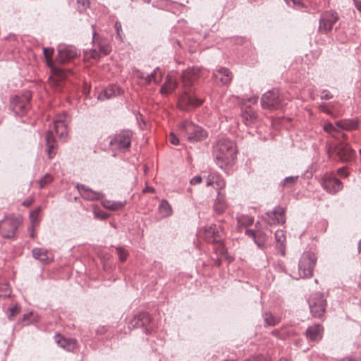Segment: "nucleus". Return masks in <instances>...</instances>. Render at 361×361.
<instances>
[{"label": "nucleus", "mask_w": 361, "mask_h": 361, "mask_svg": "<svg viewBox=\"0 0 361 361\" xmlns=\"http://www.w3.org/2000/svg\"><path fill=\"white\" fill-rule=\"evenodd\" d=\"M235 144L229 139H219L213 147V157L216 165L223 170L231 166L236 159Z\"/></svg>", "instance_id": "nucleus-1"}, {"label": "nucleus", "mask_w": 361, "mask_h": 361, "mask_svg": "<svg viewBox=\"0 0 361 361\" xmlns=\"http://www.w3.org/2000/svg\"><path fill=\"white\" fill-rule=\"evenodd\" d=\"M54 135L60 139L64 140L67 135V125L65 116H58L50 126L46 135L47 153L49 159H52L56 154V140Z\"/></svg>", "instance_id": "nucleus-2"}, {"label": "nucleus", "mask_w": 361, "mask_h": 361, "mask_svg": "<svg viewBox=\"0 0 361 361\" xmlns=\"http://www.w3.org/2000/svg\"><path fill=\"white\" fill-rule=\"evenodd\" d=\"M179 129L183 136L191 142L202 141L207 137L204 129L188 121L182 122Z\"/></svg>", "instance_id": "nucleus-3"}, {"label": "nucleus", "mask_w": 361, "mask_h": 361, "mask_svg": "<svg viewBox=\"0 0 361 361\" xmlns=\"http://www.w3.org/2000/svg\"><path fill=\"white\" fill-rule=\"evenodd\" d=\"M326 152L329 158L334 154L342 162H350L355 159V152L345 143H339L336 145H326Z\"/></svg>", "instance_id": "nucleus-4"}, {"label": "nucleus", "mask_w": 361, "mask_h": 361, "mask_svg": "<svg viewBox=\"0 0 361 361\" xmlns=\"http://www.w3.org/2000/svg\"><path fill=\"white\" fill-rule=\"evenodd\" d=\"M317 257L312 252H305L300 257L298 263V274L300 278L311 277L316 264Z\"/></svg>", "instance_id": "nucleus-5"}, {"label": "nucleus", "mask_w": 361, "mask_h": 361, "mask_svg": "<svg viewBox=\"0 0 361 361\" xmlns=\"http://www.w3.org/2000/svg\"><path fill=\"white\" fill-rule=\"evenodd\" d=\"M133 135L130 130H122L111 138L109 145L112 149L126 152L130 147Z\"/></svg>", "instance_id": "nucleus-6"}, {"label": "nucleus", "mask_w": 361, "mask_h": 361, "mask_svg": "<svg viewBox=\"0 0 361 361\" xmlns=\"http://www.w3.org/2000/svg\"><path fill=\"white\" fill-rule=\"evenodd\" d=\"M261 105L263 109L274 110L282 108V97L278 90H272L265 92L261 98Z\"/></svg>", "instance_id": "nucleus-7"}, {"label": "nucleus", "mask_w": 361, "mask_h": 361, "mask_svg": "<svg viewBox=\"0 0 361 361\" xmlns=\"http://www.w3.org/2000/svg\"><path fill=\"white\" fill-rule=\"evenodd\" d=\"M320 184L324 190L332 195L337 193L343 188L342 182L333 173L324 174Z\"/></svg>", "instance_id": "nucleus-8"}, {"label": "nucleus", "mask_w": 361, "mask_h": 361, "mask_svg": "<svg viewBox=\"0 0 361 361\" xmlns=\"http://www.w3.org/2000/svg\"><path fill=\"white\" fill-rule=\"evenodd\" d=\"M200 234L207 243L214 244L223 240L224 229L221 226L212 224L202 228Z\"/></svg>", "instance_id": "nucleus-9"}, {"label": "nucleus", "mask_w": 361, "mask_h": 361, "mask_svg": "<svg viewBox=\"0 0 361 361\" xmlns=\"http://www.w3.org/2000/svg\"><path fill=\"white\" fill-rule=\"evenodd\" d=\"M308 302L310 312L313 317H321L323 316L326 309V301L322 293H317L313 294Z\"/></svg>", "instance_id": "nucleus-10"}, {"label": "nucleus", "mask_w": 361, "mask_h": 361, "mask_svg": "<svg viewBox=\"0 0 361 361\" xmlns=\"http://www.w3.org/2000/svg\"><path fill=\"white\" fill-rule=\"evenodd\" d=\"M20 224V221L14 216H6L0 221V232L4 238H13Z\"/></svg>", "instance_id": "nucleus-11"}, {"label": "nucleus", "mask_w": 361, "mask_h": 361, "mask_svg": "<svg viewBox=\"0 0 361 361\" xmlns=\"http://www.w3.org/2000/svg\"><path fill=\"white\" fill-rule=\"evenodd\" d=\"M32 98L30 92H25L22 96H16L11 101V107L13 111L18 116L24 115L30 107V101Z\"/></svg>", "instance_id": "nucleus-12"}, {"label": "nucleus", "mask_w": 361, "mask_h": 361, "mask_svg": "<svg viewBox=\"0 0 361 361\" xmlns=\"http://www.w3.org/2000/svg\"><path fill=\"white\" fill-rule=\"evenodd\" d=\"M338 20V15L336 12L330 11L323 13L319 20V32L325 35L328 34L331 31L334 25Z\"/></svg>", "instance_id": "nucleus-13"}, {"label": "nucleus", "mask_w": 361, "mask_h": 361, "mask_svg": "<svg viewBox=\"0 0 361 361\" xmlns=\"http://www.w3.org/2000/svg\"><path fill=\"white\" fill-rule=\"evenodd\" d=\"M78 55V49L72 45L59 46L58 48L59 61L66 63L68 61L75 58Z\"/></svg>", "instance_id": "nucleus-14"}, {"label": "nucleus", "mask_w": 361, "mask_h": 361, "mask_svg": "<svg viewBox=\"0 0 361 361\" xmlns=\"http://www.w3.org/2000/svg\"><path fill=\"white\" fill-rule=\"evenodd\" d=\"M267 222L270 225L283 224L286 222L285 210L280 206L276 207L273 211L266 213Z\"/></svg>", "instance_id": "nucleus-15"}, {"label": "nucleus", "mask_w": 361, "mask_h": 361, "mask_svg": "<svg viewBox=\"0 0 361 361\" xmlns=\"http://www.w3.org/2000/svg\"><path fill=\"white\" fill-rule=\"evenodd\" d=\"M152 321L150 314L142 312L135 316L133 320L130 322L133 327H142L145 334L148 333L147 326Z\"/></svg>", "instance_id": "nucleus-16"}, {"label": "nucleus", "mask_w": 361, "mask_h": 361, "mask_svg": "<svg viewBox=\"0 0 361 361\" xmlns=\"http://www.w3.org/2000/svg\"><path fill=\"white\" fill-rule=\"evenodd\" d=\"M77 188L81 194V196L87 200H99L104 197V195L102 192L94 191L82 184H78Z\"/></svg>", "instance_id": "nucleus-17"}, {"label": "nucleus", "mask_w": 361, "mask_h": 361, "mask_svg": "<svg viewBox=\"0 0 361 361\" xmlns=\"http://www.w3.org/2000/svg\"><path fill=\"white\" fill-rule=\"evenodd\" d=\"M323 331V326L321 324H317L309 326L305 331V336L308 341L318 342L322 338Z\"/></svg>", "instance_id": "nucleus-18"}, {"label": "nucleus", "mask_w": 361, "mask_h": 361, "mask_svg": "<svg viewBox=\"0 0 361 361\" xmlns=\"http://www.w3.org/2000/svg\"><path fill=\"white\" fill-rule=\"evenodd\" d=\"M121 94V90L116 85H109L98 95V99H110Z\"/></svg>", "instance_id": "nucleus-19"}, {"label": "nucleus", "mask_w": 361, "mask_h": 361, "mask_svg": "<svg viewBox=\"0 0 361 361\" xmlns=\"http://www.w3.org/2000/svg\"><path fill=\"white\" fill-rule=\"evenodd\" d=\"M177 85V80L173 73L168 74L166 78V81L161 88L160 92L164 95L169 94L176 88Z\"/></svg>", "instance_id": "nucleus-20"}, {"label": "nucleus", "mask_w": 361, "mask_h": 361, "mask_svg": "<svg viewBox=\"0 0 361 361\" xmlns=\"http://www.w3.org/2000/svg\"><path fill=\"white\" fill-rule=\"evenodd\" d=\"M228 207L226 194L219 192L214 203V210L217 214H223Z\"/></svg>", "instance_id": "nucleus-21"}, {"label": "nucleus", "mask_w": 361, "mask_h": 361, "mask_svg": "<svg viewBox=\"0 0 361 361\" xmlns=\"http://www.w3.org/2000/svg\"><path fill=\"white\" fill-rule=\"evenodd\" d=\"M213 76L219 80L222 84H228L232 80V73L229 69L226 68H218L213 73Z\"/></svg>", "instance_id": "nucleus-22"}, {"label": "nucleus", "mask_w": 361, "mask_h": 361, "mask_svg": "<svg viewBox=\"0 0 361 361\" xmlns=\"http://www.w3.org/2000/svg\"><path fill=\"white\" fill-rule=\"evenodd\" d=\"M32 256L35 259L42 262H48L53 259V255L45 248L36 247L32 251Z\"/></svg>", "instance_id": "nucleus-23"}, {"label": "nucleus", "mask_w": 361, "mask_h": 361, "mask_svg": "<svg viewBox=\"0 0 361 361\" xmlns=\"http://www.w3.org/2000/svg\"><path fill=\"white\" fill-rule=\"evenodd\" d=\"M336 126L341 130H353L358 128L357 119H342L336 121Z\"/></svg>", "instance_id": "nucleus-24"}, {"label": "nucleus", "mask_w": 361, "mask_h": 361, "mask_svg": "<svg viewBox=\"0 0 361 361\" xmlns=\"http://www.w3.org/2000/svg\"><path fill=\"white\" fill-rule=\"evenodd\" d=\"M198 75L195 70H186L183 71L182 74V82L183 85L186 87H190L195 81L197 79Z\"/></svg>", "instance_id": "nucleus-25"}, {"label": "nucleus", "mask_w": 361, "mask_h": 361, "mask_svg": "<svg viewBox=\"0 0 361 361\" xmlns=\"http://www.w3.org/2000/svg\"><path fill=\"white\" fill-rule=\"evenodd\" d=\"M276 247L281 255L286 254V235L283 230H277L275 233Z\"/></svg>", "instance_id": "nucleus-26"}, {"label": "nucleus", "mask_w": 361, "mask_h": 361, "mask_svg": "<svg viewBox=\"0 0 361 361\" xmlns=\"http://www.w3.org/2000/svg\"><path fill=\"white\" fill-rule=\"evenodd\" d=\"M243 120L246 126H249L257 121V115L251 108H246L241 113Z\"/></svg>", "instance_id": "nucleus-27"}, {"label": "nucleus", "mask_w": 361, "mask_h": 361, "mask_svg": "<svg viewBox=\"0 0 361 361\" xmlns=\"http://www.w3.org/2000/svg\"><path fill=\"white\" fill-rule=\"evenodd\" d=\"M56 342L61 348L68 351L73 350L76 344V341L74 339L67 340L61 337H59V339L56 340Z\"/></svg>", "instance_id": "nucleus-28"}, {"label": "nucleus", "mask_w": 361, "mask_h": 361, "mask_svg": "<svg viewBox=\"0 0 361 361\" xmlns=\"http://www.w3.org/2000/svg\"><path fill=\"white\" fill-rule=\"evenodd\" d=\"M264 326H276L280 322V318L273 315L270 312H266L263 314Z\"/></svg>", "instance_id": "nucleus-29"}, {"label": "nucleus", "mask_w": 361, "mask_h": 361, "mask_svg": "<svg viewBox=\"0 0 361 361\" xmlns=\"http://www.w3.org/2000/svg\"><path fill=\"white\" fill-rule=\"evenodd\" d=\"M126 204V201L116 202L111 200H104L103 202V206L110 210L116 211L119 210Z\"/></svg>", "instance_id": "nucleus-30"}, {"label": "nucleus", "mask_w": 361, "mask_h": 361, "mask_svg": "<svg viewBox=\"0 0 361 361\" xmlns=\"http://www.w3.org/2000/svg\"><path fill=\"white\" fill-rule=\"evenodd\" d=\"M159 211L160 214L164 217L169 216L172 214V208L166 200H161L159 206Z\"/></svg>", "instance_id": "nucleus-31"}, {"label": "nucleus", "mask_w": 361, "mask_h": 361, "mask_svg": "<svg viewBox=\"0 0 361 361\" xmlns=\"http://www.w3.org/2000/svg\"><path fill=\"white\" fill-rule=\"evenodd\" d=\"M181 102H185L190 106L195 107L200 106L203 103V99L193 95H186L182 99Z\"/></svg>", "instance_id": "nucleus-32"}, {"label": "nucleus", "mask_w": 361, "mask_h": 361, "mask_svg": "<svg viewBox=\"0 0 361 361\" xmlns=\"http://www.w3.org/2000/svg\"><path fill=\"white\" fill-rule=\"evenodd\" d=\"M237 221L239 226H249L254 222V219L246 214H240L237 216Z\"/></svg>", "instance_id": "nucleus-33"}, {"label": "nucleus", "mask_w": 361, "mask_h": 361, "mask_svg": "<svg viewBox=\"0 0 361 361\" xmlns=\"http://www.w3.org/2000/svg\"><path fill=\"white\" fill-rule=\"evenodd\" d=\"M267 235L264 233L259 232L254 239L255 243L258 248L264 250L266 248Z\"/></svg>", "instance_id": "nucleus-34"}, {"label": "nucleus", "mask_w": 361, "mask_h": 361, "mask_svg": "<svg viewBox=\"0 0 361 361\" xmlns=\"http://www.w3.org/2000/svg\"><path fill=\"white\" fill-rule=\"evenodd\" d=\"M40 212L41 207H38L30 212V220L31 221V224L33 225L34 226H37L39 224V219L38 216Z\"/></svg>", "instance_id": "nucleus-35"}, {"label": "nucleus", "mask_w": 361, "mask_h": 361, "mask_svg": "<svg viewBox=\"0 0 361 361\" xmlns=\"http://www.w3.org/2000/svg\"><path fill=\"white\" fill-rule=\"evenodd\" d=\"M225 187V180L218 174H216L214 188L216 190L217 193L219 192H221V190H223Z\"/></svg>", "instance_id": "nucleus-36"}, {"label": "nucleus", "mask_w": 361, "mask_h": 361, "mask_svg": "<svg viewBox=\"0 0 361 361\" xmlns=\"http://www.w3.org/2000/svg\"><path fill=\"white\" fill-rule=\"evenodd\" d=\"M323 129L327 133H329L331 135H332L333 137H335L334 135H333V133H337V132H339V128L336 126V122L335 123V124H333L330 122L329 123H326L324 125V127H323Z\"/></svg>", "instance_id": "nucleus-37"}, {"label": "nucleus", "mask_w": 361, "mask_h": 361, "mask_svg": "<svg viewBox=\"0 0 361 361\" xmlns=\"http://www.w3.org/2000/svg\"><path fill=\"white\" fill-rule=\"evenodd\" d=\"M214 245H215L214 250L219 256L223 257L226 255L227 251L223 243V240H221V242L216 243Z\"/></svg>", "instance_id": "nucleus-38"}, {"label": "nucleus", "mask_w": 361, "mask_h": 361, "mask_svg": "<svg viewBox=\"0 0 361 361\" xmlns=\"http://www.w3.org/2000/svg\"><path fill=\"white\" fill-rule=\"evenodd\" d=\"M299 176H288L286 178H285L283 181L281 182V185L283 187H292L293 186L296 181L298 180Z\"/></svg>", "instance_id": "nucleus-39"}, {"label": "nucleus", "mask_w": 361, "mask_h": 361, "mask_svg": "<svg viewBox=\"0 0 361 361\" xmlns=\"http://www.w3.org/2000/svg\"><path fill=\"white\" fill-rule=\"evenodd\" d=\"M11 290L7 283H0V299L10 296Z\"/></svg>", "instance_id": "nucleus-40"}, {"label": "nucleus", "mask_w": 361, "mask_h": 361, "mask_svg": "<svg viewBox=\"0 0 361 361\" xmlns=\"http://www.w3.org/2000/svg\"><path fill=\"white\" fill-rule=\"evenodd\" d=\"M149 75L153 82L156 84L159 83L162 79V73L159 67H157Z\"/></svg>", "instance_id": "nucleus-41"}, {"label": "nucleus", "mask_w": 361, "mask_h": 361, "mask_svg": "<svg viewBox=\"0 0 361 361\" xmlns=\"http://www.w3.org/2000/svg\"><path fill=\"white\" fill-rule=\"evenodd\" d=\"M53 177L49 173H46L39 180H38L40 188H44L53 181Z\"/></svg>", "instance_id": "nucleus-42"}, {"label": "nucleus", "mask_w": 361, "mask_h": 361, "mask_svg": "<svg viewBox=\"0 0 361 361\" xmlns=\"http://www.w3.org/2000/svg\"><path fill=\"white\" fill-rule=\"evenodd\" d=\"M117 255H118L119 260L122 262H125L128 256V252L122 247L116 248Z\"/></svg>", "instance_id": "nucleus-43"}, {"label": "nucleus", "mask_w": 361, "mask_h": 361, "mask_svg": "<svg viewBox=\"0 0 361 361\" xmlns=\"http://www.w3.org/2000/svg\"><path fill=\"white\" fill-rule=\"evenodd\" d=\"M288 6L296 9H300L305 6L300 0H284Z\"/></svg>", "instance_id": "nucleus-44"}, {"label": "nucleus", "mask_w": 361, "mask_h": 361, "mask_svg": "<svg viewBox=\"0 0 361 361\" xmlns=\"http://www.w3.org/2000/svg\"><path fill=\"white\" fill-rule=\"evenodd\" d=\"M116 31V38L121 42L123 40V34L122 30L121 23L119 21H116L114 25Z\"/></svg>", "instance_id": "nucleus-45"}, {"label": "nucleus", "mask_w": 361, "mask_h": 361, "mask_svg": "<svg viewBox=\"0 0 361 361\" xmlns=\"http://www.w3.org/2000/svg\"><path fill=\"white\" fill-rule=\"evenodd\" d=\"M89 6L88 0H77V8L79 12H82Z\"/></svg>", "instance_id": "nucleus-46"}, {"label": "nucleus", "mask_w": 361, "mask_h": 361, "mask_svg": "<svg viewBox=\"0 0 361 361\" xmlns=\"http://www.w3.org/2000/svg\"><path fill=\"white\" fill-rule=\"evenodd\" d=\"M99 51L104 55H108L111 51V47L107 44H99Z\"/></svg>", "instance_id": "nucleus-47"}, {"label": "nucleus", "mask_w": 361, "mask_h": 361, "mask_svg": "<svg viewBox=\"0 0 361 361\" xmlns=\"http://www.w3.org/2000/svg\"><path fill=\"white\" fill-rule=\"evenodd\" d=\"M245 361H271V358L268 355H260L257 357L247 359Z\"/></svg>", "instance_id": "nucleus-48"}, {"label": "nucleus", "mask_w": 361, "mask_h": 361, "mask_svg": "<svg viewBox=\"0 0 361 361\" xmlns=\"http://www.w3.org/2000/svg\"><path fill=\"white\" fill-rule=\"evenodd\" d=\"M321 99L328 100L333 98V94L327 90H324L321 92Z\"/></svg>", "instance_id": "nucleus-49"}, {"label": "nucleus", "mask_w": 361, "mask_h": 361, "mask_svg": "<svg viewBox=\"0 0 361 361\" xmlns=\"http://www.w3.org/2000/svg\"><path fill=\"white\" fill-rule=\"evenodd\" d=\"M44 57L47 61H49L51 58V56L54 53V49L48 47H45L43 49Z\"/></svg>", "instance_id": "nucleus-50"}, {"label": "nucleus", "mask_w": 361, "mask_h": 361, "mask_svg": "<svg viewBox=\"0 0 361 361\" xmlns=\"http://www.w3.org/2000/svg\"><path fill=\"white\" fill-rule=\"evenodd\" d=\"M215 176H216L215 173L209 174L207 176V180H206L207 186H214V185Z\"/></svg>", "instance_id": "nucleus-51"}, {"label": "nucleus", "mask_w": 361, "mask_h": 361, "mask_svg": "<svg viewBox=\"0 0 361 361\" xmlns=\"http://www.w3.org/2000/svg\"><path fill=\"white\" fill-rule=\"evenodd\" d=\"M319 109L322 111V112H324L325 114H328V115H330V116H333V113L331 111H330L329 109H328V106L326 104H322L319 106Z\"/></svg>", "instance_id": "nucleus-52"}, {"label": "nucleus", "mask_w": 361, "mask_h": 361, "mask_svg": "<svg viewBox=\"0 0 361 361\" xmlns=\"http://www.w3.org/2000/svg\"><path fill=\"white\" fill-rule=\"evenodd\" d=\"M169 140L173 145H178L179 144L178 138L173 133H170Z\"/></svg>", "instance_id": "nucleus-53"}, {"label": "nucleus", "mask_w": 361, "mask_h": 361, "mask_svg": "<svg viewBox=\"0 0 361 361\" xmlns=\"http://www.w3.org/2000/svg\"><path fill=\"white\" fill-rule=\"evenodd\" d=\"M88 54H89L88 56L90 58H92V59H96L99 58V56H100V51H97L95 49H94L90 50V53Z\"/></svg>", "instance_id": "nucleus-54"}, {"label": "nucleus", "mask_w": 361, "mask_h": 361, "mask_svg": "<svg viewBox=\"0 0 361 361\" xmlns=\"http://www.w3.org/2000/svg\"><path fill=\"white\" fill-rule=\"evenodd\" d=\"M8 310L10 312V314L8 315V318L10 319L13 316H14L16 314L20 312V309L17 306L10 307Z\"/></svg>", "instance_id": "nucleus-55"}, {"label": "nucleus", "mask_w": 361, "mask_h": 361, "mask_svg": "<svg viewBox=\"0 0 361 361\" xmlns=\"http://www.w3.org/2000/svg\"><path fill=\"white\" fill-rule=\"evenodd\" d=\"M337 173L341 178H346L348 176V173L346 171V169L345 167L340 168L337 170Z\"/></svg>", "instance_id": "nucleus-56"}, {"label": "nucleus", "mask_w": 361, "mask_h": 361, "mask_svg": "<svg viewBox=\"0 0 361 361\" xmlns=\"http://www.w3.org/2000/svg\"><path fill=\"white\" fill-rule=\"evenodd\" d=\"M202 177L200 176H196L193 177L190 180V183L192 185H195V184L200 183L202 182Z\"/></svg>", "instance_id": "nucleus-57"}, {"label": "nucleus", "mask_w": 361, "mask_h": 361, "mask_svg": "<svg viewBox=\"0 0 361 361\" xmlns=\"http://www.w3.org/2000/svg\"><path fill=\"white\" fill-rule=\"evenodd\" d=\"M258 233H255V231L254 230H252V229H247L245 231V235L249 236V237H251L252 238H253V240L255 239V238L256 237V235Z\"/></svg>", "instance_id": "nucleus-58"}, {"label": "nucleus", "mask_w": 361, "mask_h": 361, "mask_svg": "<svg viewBox=\"0 0 361 361\" xmlns=\"http://www.w3.org/2000/svg\"><path fill=\"white\" fill-rule=\"evenodd\" d=\"M355 6L358 10V11L361 13V1L360 0H353Z\"/></svg>", "instance_id": "nucleus-59"}, {"label": "nucleus", "mask_w": 361, "mask_h": 361, "mask_svg": "<svg viewBox=\"0 0 361 361\" xmlns=\"http://www.w3.org/2000/svg\"><path fill=\"white\" fill-rule=\"evenodd\" d=\"M35 227L36 226H34L33 225H31L29 228H28V230L30 231V235L32 238H34L35 236Z\"/></svg>", "instance_id": "nucleus-60"}, {"label": "nucleus", "mask_w": 361, "mask_h": 361, "mask_svg": "<svg viewBox=\"0 0 361 361\" xmlns=\"http://www.w3.org/2000/svg\"><path fill=\"white\" fill-rule=\"evenodd\" d=\"M257 100H258V97L257 96H253V97L249 98V99H248L249 102H250L252 104L257 103Z\"/></svg>", "instance_id": "nucleus-61"}, {"label": "nucleus", "mask_w": 361, "mask_h": 361, "mask_svg": "<svg viewBox=\"0 0 361 361\" xmlns=\"http://www.w3.org/2000/svg\"><path fill=\"white\" fill-rule=\"evenodd\" d=\"M32 202V200H27L24 201V202L22 203V204H23V206H25V207H30V206L31 205Z\"/></svg>", "instance_id": "nucleus-62"}, {"label": "nucleus", "mask_w": 361, "mask_h": 361, "mask_svg": "<svg viewBox=\"0 0 361 361\" xmlns=\"http://www.w3.org/2000/svg\"><path fill=\"white\" fill-rule=\"evenodd\" d=\"M144 80H145L146 83H150L152 80V79L150 77L149 74H147V75H145Z\"/></svg>", "instance_id": "nucleus-63"}, {"label": "nucleus", "mask_w": 361, "mask_h": 361, "mask_svg": "<svg viewBox=\"0 0 361 361\" xmlns=\"http://www.w3.org/2000/svg\"><path fill=\"white\" fill-rule=\"evenodd\" d=\"M136 73H137V77L139 78H141V79H144L145 78V74L144 73L137 70L136 71Z\"/></svg>", "instance_id": "nucleus-64"}]
</instances>
